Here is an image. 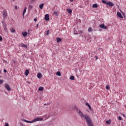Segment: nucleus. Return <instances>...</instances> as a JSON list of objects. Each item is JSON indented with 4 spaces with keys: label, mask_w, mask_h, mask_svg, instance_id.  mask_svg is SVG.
Instances as JSON below:
<instances>
[{
    "label": "nucleus",
    "mask_w": 126,
    "mask_h": 126,
    "mask_svg": "<svg viewBox=\"0 0 126 126\" xmlns=\"http://www.w3.org/2000/svg\"><path fill=\"white\" fill-rule=\"evenodd\" d=\"M0 41H2V37L0 36Z\"/></svg>",
    "instance_id": "nucleus-34"
},
{
    "label": "nucleus",
    "mask_w": 126,
    "mask_h": 126,
    "mask_svg": "<svg viewBox=\"0 0 126 126\" xmlns=\"http://www.w3.org/2000/svg\"><path fill=\"white\" fill-rule=\"evenodd\" d=\"M3 83V81L0 80V84H2Z\"/></svg>",
    "instance_id": "nucleus-31"
},
{
    "label": "nucleus",
    "mask_w": 126,
    "mask_h": 126,
    "mask_svg": "<svg viewBox=\"0 0 126 126\" xmlns=\"http://www.w3.org/2000/svg\"><path fill=\"white\" fill-rule=\"evenodd\" d=\"M86 106H88V107H89V110H90V111H92V108H91V106H90V104H89V103H86Z\"/></svg>",
    "instance_id": "nucleus-10"
},
{
    "label": "nucleus",
    "mask_w": 126,
    "mask_h": 126,
    "mask_svg": "<svg viewBox=\"0 0 126 126\" xmlns=\"http://www.w3.org/2000/svg\"><path fill=\"white\" fill-rule=\"evenodd\" d=\"M80 33H81V34H82V33H83L82 31H80Z\"/></svg>",
    "instance_id": "nucleus-42"
},
{
    "label": "nucleus",
    "mask_w": 126,
    "mask_h": 126,
    "mask_svg": "<svg viewBox=\"0 0 126 126\" xmlns=\"http://www.w3.org/2000/svg\"><path fill=\"white\" fill-rule=\"evenodd\" d=\"M4 126H9V125H8V123H6Z\"/></svg>",
    "instance_id": "nucleus-35"
},
{
    "label": "nucleus",
    "mask_w": 126,
    "mask_h": 126,
    "mask_svg": "<svg viewBox=\"0 0 126 126\" xmlns=\"http://www.w3.org/2000/svg\"><path fill=\"white\" fill-rule=\"evenodd\" d=\"M54 14H55V15H56V16H58V15H59V13L58 12V11H55L54 12Z\"/></svg>",
    "instance_id": "nucleus-19"
},
{
    "label": "nucleus",
    "mask_w": 126,
    "mask_h": 126,
    "mask_svg": "<svg viewBox=\"0 0 126 126\" xmlns=\"http://www.w3.org/2000/svg\"><path fill=\"white\" fill-rule=\"evenodd\" d=\"M106 89H107V90H109V89H110V87L109 86V85H107L106 86Z\"/></svg>",
    "instance_id": "nucleus-27"
},
{
    "label": "nucleus",
    "mask_w": 126,
    "mask_h": 126,
    "mask_svg": "<svg viewBox=\"0 0 126 126\" xmlns=\"http://www.w3.org/2000/svg\"><path fill=\"white\" fill-rule=\"evenodd\" d=\"M45 19L46 20V21H49L50 19V16H49V14H46L45 16Z\"/></svg>",
    "instance_id": "nucleus-6"
},
{
    "label": "nucleus",
    "mask_w": 126,
    "mask_h": 126,
    "mask_svg": "<svg viewBox=\"0 0 126 126\" xmlns=\"http://www.w3.org/2000/svg\"><path fill=\"white\" fill-rule=\"evenodd\" d=\"M89 32H92L93 31V29H92V28H90L88 29Z\"/></svg>",
    "instance_id": "nucleus-22"
},
{
    "label": "nucleus",
    "mask_w": 126,
    "mask_h": 126,
    "mask_svg": "<svg viewBox=\"0 0 126 126\" xmlns=\"http://www.w3.org/2000/svg\"><path fill=\"white\" fill-rule=\"evenodd\" d=\"M79 116H80V117H82V118H83V119H85V120H86L89 126H93V124H92V121L91 120V118H90V117H89V116L87 115H84V114H83V113L81 112V111H79Z\"/></svg>",
    "instance_id": "nucleus-1"
},
{
    "label": "nucleus",
    "mask_w": 126,
    "mask_h": 126,
    "mask_svg": "<svg viewBox=\"0 0 126 126\" xmlns=\"http://www.w3.org/2000/svg\"><path fill=\"white\" fill-rule=\"evenodd\" d=\"M67 11L68 12V13H69L70 14H71V13H72V10H71V9H67Z\"/></svg>",
    "instance_id": "nucleus-17"
},
{
    "label": "nucleus",
    "mask_w": 126,
    "mask_h": 126,
    "mask_svg": "<svg viewBox=\"0 0 126 126\" xmlns=\"http://www.w3.org/2000/svg\"><path fill=\"white\" fill-rule=\"evenodd\" d=\"M31 2H34V1H36V0H31Z\"/></svg>",
    "instance_id": "nucleus-33"
},
{
    "label": "nucleus",
    "mask_w": 126,
    "mask_h": 126,
    "mask_svg": "<svg viewBox=\"0 0 126 126\" xmlns=\"http://www.w3.org/2000/svg\"><path fill=\"white\" fill-rule=\"evenodd\" d=\"M49 34H50V31H47V32H46V35H49Z\"/></svg>",
    "instance_id": "nucleus-28"
},
{
    "label": "nucleus",
    "mask_w": 126,
    "mask_h": 126,
    "mask_svg": "<svg viewBox=\"0 0 126 126\" xmlns=\"http://www.w3.org/2000/svg\"><path fill=\"white\" fill-rule=\"evenodd\" d=\"M117 15L118 17H120V18H123V17L122 15V14L119 12H117Z\"/></svg>",
    "instance_id": "nucleus-9"
},
{
    "label": "nucleus",
    "mask_w": 126,
    "mask_h": 126,
    "mask_svg": "<svg viewBox=\"0 0 126 126\" xmlns=\"http://www.w3.org/2000/svg\"><path fill=\"white\" fill-rule=\"evenodd\" d=\"M15 9H17V6H15Z\"/></svg>",
    "instance_id": "nucleus-41"
},
{
    "label": "nucleus",
    "mask_w": 126,
    "mask_h": 126,
    "mask_svg": "<svg viewBox=\"0 0 126 126\" xmlns=\"http://www.w3.org/2000/svg\"><path fill=\"white\" fill-rule=\"evenodd\" d=\"M22 35H23V36H24V37H26V36H27V35H28V33H27V32H22Z\"/></svg>",
    "instance_id": "nucleus-7"
},
{
    "label": "nucleus",
    "mask_w": 126,
    "mask_h": 126,
    "mask_svg": "<svg viewBox=\"0 0 126 126\" xmlns=\"http://www.w3.org/2000/svg\"><path fill=\"white\" fill-rule=\"evenodd\" d=\"M70 1H73V0H70Z\"/></svg>",
    "instance_id": "nucleus-44"
},
{
    "label": "nucleus",
    "mask_w": 126,
    "mask_h": 126,
    "mask_svg": "<svg viewBox=\"0 0 126 126\" xmlns=\"http://www.w3.org/2000/svg\"><path fill=\"white\" fill-rule=\"evenodd\" d=\"M57 43H60V42H62V38L60 37H57Z\"/></svg>",
    "instance_id": "nucleus-11"
},
{
    "label": "nucleus",
    "mask_w": 126,
    "mask_h": 126,
    "mask_svg": "<svg viewBox=\"0 0 126 126\" xmlns=\"http://www.w3.org/2000/svg\"><path fill=\"white\" fill-rule=\"evenodd\" d=\"M95 58H96L95 60H98V56H95Z\"/></svg>",
    "instance_id": "nucleus-38"
},
{
    "label": "nucleus",
    "mask_w": 126,
    "mask_h": 126,
    "mask_svg": "<svg viewBox=\"0 0 126 126\" xmlns=\"http://www.w3.org/2000/svg\"><path fill=\"white\" fill-rule=\"evenodd\" d=\"M43 87H40L38 89L39 91H43Z\"/></svg>",
    "instance_id": "nucleus-20"
},
{
    "label": "nucleus",
    "mask_w": 126,
    "mask_h": 126,
    "mask_svg": "<svg viewBox=\"0 0 126 126\" xmlns=\"http://www.w3.org/2000/svg\"><path fill=\"white\" fill-rule=\"evenodd\" d=\"M43 6H44V3H43L39 5V8H40V9H43Z\"/></svg>",
    "instance_id": "nucleus-18"
},
{
    "label": "nucleus",
    "mask_w": 126,
    "mask_h": 126,
    "mask_svg": "<svg viewBox=\"0 0 126 126\" xmlns=\"http://www.w3.org/2000/svg\"><path fill=\"white\" fill-rule=\"evenodd\" d=\"M56 74L57 75H58L59 76H61L62 75V74L61 73V72L60 71L57 72Z\"/></svg>",
    "instance_id": "nucleus-21"
},
{
    "label": "nucleus",
    "mask_w": 126,
    "mask_h": 126,
    "mask_svg": "<svg viewBox=\"0 0 126 126\" xmlns=\"http://www.w3.org/2000/svg\"><path fill=\"white\" fill-rule=\"evenodd\" d=\"M70 79L71 80H74V76H71L70 77Z\"/></svg>",
    "instance_id": "nucleus-25"
},
{
    "label": "nucleus",
    "mask_w": 126,
    "mask_h": 126,
    "mask_svg": "<svg viewBox=\"0 0 126 126\" xmlns=\"http://www.w3.org/2000/svg\"><path fill=\"white\" fill-rule=\"evenodd\" d=\"M5 88L8 90V91H10L11 90V89L10 88V87H9V85L8 84H5Z\"/></svg>",
    "instance_id": "nucleus-5"
},
{
    "label": "nucleus",
    "mask_w": 126,
    "mask_h": 126,
    "mask_svg": "<svg viewBox=\"0 0 126 126\" xmlns=\"http://www.w3.org/2000/svg\"><path fill=\"white\" fill-rule=\"evenodd\" d=\"M93 8H97L98 7V5L97 4H94L92 6Z\"/></svg>",
    "instance_id": "nucleus-13"
},
{
    "label": "nucleus",
    "mask_w": 126,
    "mask_h": 126,
    "mask_svg": "<svg viewBox=\"0 0 126 126\" xmlns=\"http://www.w3.org/2000/svg\"><path fill=\"white\" fill-rule=\"evenodd\" d=\"M20 126H24V124H22V123H20Z\"/></svg>",
    "instance_id": "nucleus-37"
},
{
    "label": "nucleus",
    "mask_w": 126,
    "mask_h": 126,
    "mask_svg": "<svg viewBox=\"0 0 126 126\" xmlns=\"http://www.w3.org/2000/svg\"><path fill=\"white\" fill-rule=\"evenodd\" d=\"M118 120L119 121H122V117L121 116L118 117Z\"/></svg>",
    "instance_id": "nucleus-30"
},
{
    "label": "nucleus",
    "mask_w": 126,
    "mask_h": 126,
    "mask_svg": "<svg viewBox=\"0 0 126 126\" xmlns=\"http://www.w3.org/2000/svg\"><path fill=\"white\" fill-rule=\"evenodd\" d=\"M124 117H125V114H123Z\"/></svg>",
    "instance_id": "nucleus-46"
},
{
    "label": "nucleus",
    "mask_w": 126,
    "mask_h": 126,
    "mask_svg": "<svg viewBox=\"0 0 126 126\" xmlns=\"http://www.w3.org/2000/svg\"><path fill=\"white\" fill-rule=\"evenodd\" d=\"M74 34H75V35H77V34H78V33H75V31H74Z\"/></svg>",
    "instance_id": "nucleus-39"
},
{
    "label": "nucleus",
    "mask_w": 126,
    "mask_h": 126,
    "mask_svg": "<svg viewBox=\"0 0 126 126\" xmlns=\"http://www.w3.org/2000/svg\"><path fill=\"white\" fill-rule=\"evenodd\" d=\"M106 124H108V125H109V124H111V121H106Z\"/></svg>",
    "instance_id": "nucleus-29"
},
{
    "label": "nucleus",
    "mask_w": 126,
    "mask_h": 126,
    "mask_svg": "<svg viewBox=\"0 0 126 126\" xmlns=\"http://www.w3.org/2000/svg\"><path fill=\"white\" fill-rule=\"evenodd\" d=\"M4 30L5 31H6V32H7V29L6 28V27L4 28Z\"/></svg>",
    "instance_id": "nucleus-32"
},
{
    "label": "nucleus",
    "mask_w": 126,
    "mask_h": 126,
    "mask_svg": "<svg viewBox=\"0 0 126 126\" xmlns=\"http://www.w3.org/2000/svg\"><path fill=\"white\" fill-rule=\"evenodd\" d=\"M27 9V7H25L23 11V16H24V14H25V12H26Z\"/></svg>",
    "instance_id": "nucleus-15"
},
{
    "label": "nucleus",
    "mask_w": 126,
    "mask_h": 126,
    "mask_svg": "<svg viewBox=\"0 0 126 126\" xmlns=\"http://www.w3.org/2000/svg\"><path fill=\"white\" fill-rule=\"evenodd\" d=\"M107 4L109 6H114V3H113L112 2H108Z\"/></svg>",
    "instance_id": "nucleus-8"
},
{
    "label": "nucleus",
    "mask_w": 126,
    "mask_h": 126,
    "mask_svg": "<svg viewBox=\"0 0 126 126\" xmlns=\"http://www.w3.org/2000/svg\"><path fill=\"white\" fill-rule=\"evenodd\" d=\"M33 8V6L32 5H29V9H32Z\"/></svg>",
    "instance_id": "nucleus-23"
},
{
    "label": "nucleus",
    "mask_w": 126,
    "mask_h": 126,
    "mask_svg": "<svg viewBox=\"0 0 126 126\" xmlns=\"http://www.w3.org/2000/svg\"><path fill=\"white\" fill-rule=\"evenodd\" d=\"M20 46H21V47H23V48H25L26 49H27V45H26L23 43H22Z\"/></svg>",
    "instance_id": "nucleus-12"
},
{
    "label": "nucleus",
    "mask_w": 126,
    "mask_h": 126,
    "mask_svg": "<svg viewBox=\"0 0 126 126\" xmlns=\"http://www.w3.org/2000/svg\"><path fill=\"white\" fill-rule=\"evenodd\" d=\"M28 83H29V84H30V82H28Z\"/></svg>",
    "instance_id": "nucleus-45"
},
{
    "label": "nucleus",
    "mask_w": 126,
    "mask_h": 126,
    "mask_svg": "<svg viewBox=\"0 0 126 126\" xmlns=\"http://www.w3.org/2000/svg\"><path fill=\"white\" fill-rule=\"evenodd\" d=\"M28 74H29V70H26L25 73V75H26V76H27V75H28Z\"/></svg>",
    "instance_id": "nucleus-14"
},
{
    "label": "nucleus",
    "mask_w": 126,
    "mask_h": 126,
    "mask_svg": "<svg viewBox=\"0 0 126 126\" xmlns=\"http://www.w3.org/2000/svg\"><path fill=\"white\" fill-rule=\"evenodd\" d=\"M3 18H6L7 17V11L5 10L3 11Z\"/></svg>",
    "instance_id": "nucleus-3"
},
{
    "label": "nucleus",
    "mask_w": 126,
    "mask_h": 126,
    "mask_svg": "<svg viewBox=\"0 0 126 126\" xmlns=\"http://www.w3.org/2000/svg\"><path fill=\"white\" fill-rule=\"evenodd\" d=\"M100 28H101L102 29H107V26H105L104 24H101L99 25Z\"/></svg>",
    "instance_id": "nucleus-4"
},
{
    "label": "nucleus",
    "mask_w": 126,
    "mask_h": 126,
    "mask_svg": "<svg viewBox=\"0 0 126 126\" xmlns=\"http://www.w3.org/2000/svg\"><path fill=\"white\" fill-rule=\"evenodd\" d=\"M37 77L40 79L42 77V74L38 73L37 74Z\"/></svg>",
    "instance_id": "nucleus-16"
},
{
    "label": "nucleus",
    "mask_w": 126,
    "mask_h": 126,
    "mask_svg": "<svg viewBox=\"0 0 126 126\" xmlns=\"http://www.w3.org/2000/svg\"><path fill=\"white\" fill-rule=\"evenodd\" d=\"M4 72H7V71L5 69H4Z\"/></svg>",
    "instance_id": "nucleus-36"
},
{
    "label": "nucleus",
    "mask_w": 126,
    "mask_h": 126,
    "mask_svg": "<svg viewBox=\"0 0 126 126\" xmlns=\"http://www.w3.org/2000/svg\"><path fill=\"white\" fill-rule=\"evenodd\" d=\"M11 32H12V33H15V30H14V29H12L11 30Z\"/></svg>",
    "instance_id": "nucleus-24"
},
{
    "label": "nucleus",
    "mask_w": 126,
    "mask_h": 126,
    "mask_svg": "<svg viewBox=\"0 0 126 126\" xmlns=\"http://www.w3.org/2000/svg\"><path fill=\"white\" fill-rule=\"evenodd\" d=\"M38 26H39V25L37 24V25H36V27H38Z\"/></svg>",
    "instance_id": "nucleus-43"
},
{
    "label": "nucleus",
    "mask_w": 126,
    "mask_h": 126,
    "mask_svg": "<svg viewBox=\"0 0 126 126\" xmlns=\"http://www.w3.org/2000/svg\"><path fill=\"white\" fill-rule=\"evenodd\" d=\"M34 21H37V18H34Z\"/></svg>",
    "instance_id": "nucleus-40"
},
{
    "label": "nucleus",
    "mask_w": 126,
    "mask_h": 126,
    "mask_svg": "<svg viewBox=\"0 0 126 126\" xmlns=\"http://www.w3.org/2000/svg\"><path fill=\"white\" fill-rule=\"evenodd\" d=\"M0 72H1V71H0Z\"/></svg>",
    "instance_id": "nucleus-47"
},
{
    "label": "nucleus",
    "mask_w": 126,
    "mask_h": 126,
    "mask_svg": "<svg viewBox=\"0 0 126 126\" xmlns=\"http://www.w3.org/2000/svg\"><path fill=\"white\" fill-rule=\"evenodd\" d=\"M102 2H103V3H105V4H107V3H108V2H107V1H106L105 0H103L102 1Z\"/></svg>",
    "instance_id": "nucleus-26"
},
{
    "label": "nucleus",
    "mask_w": 126,
    "mask_h": 126,
    "mask_svg": "<svg viewBox=\"0 0 126 126\" xmlns=\"http://www.w3.org/2000/svg\"><path fill=\"white\" fill-rule=\"evenodd\" d=\"M22 121H23L25 123H28V124H33V123H35L36 122H41V121H43V118H41L38 117L32 121H28L26 120H22Z\"/></svg>",
    "instance_id": "nucleus-2"
}]
</instances>
